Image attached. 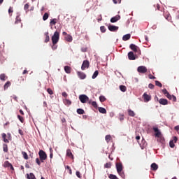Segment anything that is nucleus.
I'll use <instances>...</instances> for the list:
<instances>
[{
  "mask_svg": "<svg viewBox=\"0 0 179 179\" xmlns=\"http://www.w3.org/2000/svg\"><path fill=\"white\" fill-rule=\"evenodd\" d=\"M39 158L36 159V163L37 165L41 166V163H44V161L47 159L46 152H44L43 150H39L38 152Z\"/></svg>",
  "mask_w": 179,
  "mask_h": 179,
  "instance_id": "nucleus-1",
  "label": "nucleus"
},
{
  "mask_svg": "<svg viewBox=\"0 0 179 179\" xmlns=\"http://www.w3.org/2000/svg\"><path fill=\"white\" fill-rule=\"evenodd\" d=\"M59 39H60V33L56 31L54 33V35L52 36V43H53V45H56L59 42Z\"/></svg>",
  "mask_w": 179,
  "mask_h": 179,
  "instance_id": "nucleus-2",
  "label": "nucleus"
},
{
  "mask_svg": "<svg viewBox=\"0 0 179 179\" xmlns=\"http://www.w3.org/2000/svg\"><path fill=\"white\" fill-rule=\"evenodd\" d=\"M79 100L80 102H81L82 103H88L89 101H92L89 97L87 96V95H85V94H81L79 95Z\"/></svg>",
  "mask_w": 179,
  "mask_h": 179,
  "instance_id": "nucleus-3",
  "label": "nucleus"
},
{
  "mask_svg": "<svg viewBox=\"0 0 179 179\" xmlns=\"http://www.w3.org/2000/svg\"><path fill=\"white\" fill-rule=\"evenodd\" d=\"M137 71H138L139 73H146L148 69L145 66H139L138 68H137Z\"/></svg>",
  "mask_w": 179,
  "mask_h": 179,
  "instance_id": "nucleus-4",
  "label": "nucleus"
},
{
  "mask_svg": "<svg viewBox=\"0 0 179 179\" xmlns=\"http://www.w3.org/2000/svg\"><path fill=\"white\" fill-rule=\"evenodd\" d=\"M90 65V64L89 63V61L85 60L83 62V64H82V66H81L82 71H84L86 69H88Z\"/></svg>",
  "mask_w": 179,
  "mask_h": 179,
  "instance_id": "nucleus-5",
  "label": "nucleus"
},
{
  "mask_svg": "<svg viewBox=\"0 0 179 179\" xmlns=\"http://www.w3.org/2000/svg\"><path fill=\"white\" fill-rule=\"evenodd\" d=\"M153 131L155 132V137H159L163 136L158 127H153Z\"/></svg>",
  "mask_w": 179,
  "mask_h": 179,
  "instance_id": "nucleus-6",
  "label": "nucleus"
},
{
  "mask_svg": "<svg viewBox=\"0 0 179 179\" xmlns=\"http://www.w3.org/2000/svg\"><path fill=\"white\" fill-rule=\"evenodd\" d=\"M127 57L129 58V61H135L136 60V56L133 52H129V53H127Z\"/></svg>",
  "mask_w": 179,
  "mask_h": 179,
  "instance_id": "nucleus-7",
  "label": "nucleus"
},
{
  "mask_svg": "<svg viewBox=\"0 0 179 179\" xmlns=\"http://www.w3.org/2000/svg\"><path fill=\"white\" fill-rule=\"evenodd\" d=\"M116 170L117 172H121L123 171V165L121 162L116 163Z\"/></svg>",
  "mask_w": 179,
  "mask_h": 179,
  "instance_id": "nucleus-8",
  "label": "nucleus"
},
{
  "mask_svg": "<svg viewBox=\"0 0 179 179\" xmlns=\"http://www.w3.org/2000/svg\"><path fill=\"white\" fill-rule=\"evenodd\" d=\"M158 102L159 103V104L162 105V106H166L168 105V100L166 99H157Z\"/></svg>",
  "mask_w": 179,
  "mask_h": 179,
  "instance_id": "nucleus-9",
  "label": "nucleus"
},
{
  "mask_svg": "<svg viewBox=\"0 0 179 179\" xmlns=\"http://www.w3.org/2000/svg\"><path fill=\"white\" fill-rule=\"evenodd\" d=\"M77 76H78L79 78L81 80L86 78V74L82 71H77Z\"/></svg>",
  "mask_w": 179,
  "mask_h": 179,
  "instance_id": "nucleus-10",
  "label": "nucleus"
},
{
  "mask_svg": "<svg viewBox=\"0 0 179 179\" xmlns=\"http://www.w3.org/2000/svg\"><path fill=\"white\" fill-rule=\"evenodd\" d=\"M129 48H131V50L132 51H134V52H138L139 48L138 46H136V45L134 44H131L129 45Z\"/></svg>",
  "mask_w": 179,
  "mask_h": 179,
  "instance_id": "nucleus-11",
  "label": "nucleus"
},
{
  "mask_svg": "<svg viewBox=\"0 0 179 179\" xmlns=\"http://www.w3.org/2000/svg\"><path fill=\"white\" fill-rule=\"evenodd\" d=\"M144 102H149L151 100V96L148 95L147 93L143 94Z\"/></svg>",
  "mask_w": 179,
  "mask_h": 179,
  "instance_id": "nucleus-12",
  "label": "nucleus"
},
{
  "mask_svg": "<svg viewBox=\"0 0 179 179\" xmlns=\"http://www.w3.org/2000/svg\"><path fill=\"white\" fill-rule=\"evenodd\" d=\"M119 29V27H116V26H114V25H109L108 26V30L110 31H118Z\"/></svg>",
  "mask_w": 179,
  "mask_h": 179,
  "instance_id": "nucleus-13",
  "label": "nucleus"
},
{
  "mask_svg": "<svg viewBox=\"0 0 179 179\" xmlns=\"http://www.w3.org/2000/svg\"><path fill=\"white\" fill-rule=\"evenodd\" d=\"M119 20H120V15H116V16H115V17H113L110 19V22L111 23H116V22L118 21Z\"/></svg>",
  "mask_w": 179,
  "mask_h": 179,
  "instance_id": "nucleus-14",
  "label": "nucleus"
},
{
  "mask_svg": "<svg viewBox=\"0 0 179 179\" xmlns=\"http://www.w3.org/2000/svg\"><path fill=\"white\" fill-rule=\"evenodd\" d=\"M166 98L169 99V100H172L173 102H176V96L174 95H171L169 94H166Z\"/></svg>",
  "mask_w": 179,
  "mask_h": 179,
  "instance_id": "nucleus-15",
  "label": "nucleus"
},
{
  "mask_svg": "<svg viewBox=\"0 0 179 179\" xmlns=\"http://www.w3.org/2000/svg\"><path fill=\"white\" fill-rule=\"evenodd\" d=\"M15 24H21V18H20V14H17L16 16V18L15 20Z\"/></svg>",
  "mask_w": 179,
  "mask_h": 179,
  "instance_id": "nucleus-16",
  "label": "nucleus"
},
{
  "mask_svg": "<svg viewBox=\"0 0 179 179\" xmlns=\"http://www.w3.org/2000/svg\"><path fill=\"white\" fill-rule=\"evenodd\" d=\"M66 156L69 157L70 159H73V155L71 152V149L66 150Z\"/></svg>",
  "mask_w": 179,
  "mask_h": 179,
  "instance_id": "nucleus-17",
  "label": "nucleus"
},
{
  "mask_svg": "<svg viewBox=\"0 0 179 179\" xmlns=\"http://www.w3.org/2000/svg\"><path fill=\"white\" fill-rule=\"evenodd\" d=\"M158 169H159V166H158V165H157V164L153 163L151 164V170L152 171H155L158 170Z\"/></svg>",
  "mask_w": 179,
  "mask_h": 179,
  "instance_id": "nucleus-18",
  "label": "nucleus"
},
{
  "mask_svg": "<svg viewBox=\"0 0 179 179\" xmlns=\"http://www.w3.org/2000/svg\"><path fill=\"white\" fill-rule=\"evenodd\" d=\"M88 104L92 105L94 108H98V103L96 101H89Z\"/></svg>",
  "mask_w": 179,
  "mask_h": 179,
  "instance_id": "nucleus-19",
  "label": "nucleus"
},
{
  "mask_svg": "<svg viewBox=\"0 0 179 179\" xmlns=\"http://www.w3.org/2000/svg\"><path fill=\"white\" fill-rule=\"evenodd\" d=\"M64 38L69 43H71L73 41V36L71 35H67V36L64 37Z\"/></svg>",
  "mask_w": 179,
  "mask_h": 179,
  "instance_id": "nucleus-20",
  "label": "nucleus"
},
{
  "mask_svg": "<svg viewBox=\"0 0 179 179\" xmlns=\"http://www.w3.org/2000/svg\"><path fill=\"white\" fill-rule=\"evenodd\" d=\"M127 113L129 114V117H135V115H136L135 112L131 110V109L127 110Z\"/></svg>",
  "mask_w": 179,
  "mask_h": 179,
  "instance_id": "nucleus-21",
  "label": "nucleus"
},
{
  "mask_svg": "<svg viewBox=\"0 0 179 179\" xmlns=\"http://www.w3.org/2000/svg\"><path fill=\"white\" fill-rule=\"evenodd\" d=\"M156 138H158V139H157V141H158L159 143H163L164 142V138L163 136H156Z\"/></svg>",
  "mask_w": 179,
  "mask_h": 179,
  "instance_id": "nucleus-22",
  "label": "nucleus"
},
{
  "mask_svg": "<svg viewBox=\"0 0 179 179\" xmlns=\"http://www.w3.org/2000/svg\"><path fill=\"white\" fill-rule=\"evenodd\" d=\"M71 68L69 66H64V71H66V73H71Z\"/></svg>",
  "mask_w": 179,
  "mask_h": 179,
  "instance_id": "nucleus-23",
  "label": "nucleus"
},
{
  "mask_svg": "<svg viewBox=\"0 0 179 179\" xmlns=\"http://www.w3.org/2000/svg\"><path fill=\"white\" fill-rule=\"evenodd\" d=\"M45 38L44 42L48 43L49 41L50 40V38H49V33L48 32L45 33Z\"/></svg>",
  "mask_w": 179,
  "mask_h": 179,
  "instance_id": "nucleus-24",
  "label": "nucleus"
},
{
  "mask_svg": "<svg viewBox=\"0 0 179 179\" xmlns=\"http://www.w3.org/2000/svg\"><path fill=\"white\" fill-rule=\"evenodd\" d=\"M27 179H36V176H34V174L33 173H30L29 175L27 174Z\"/></svg>",
  "mask_w": 179,
  "mask_h": 179,
  "instance_id": "nucleus-25",
  "label": "nucleus"
},
{
  "mask_svg": "<svg viewBox=\"0 0 179 179\" xmlns=\"http://www.w3.org/2000/svg\"><path fill=\"white\" fill-rule=\"evenodd\" d=\"M2 140L6 143H9V141L8 139H6V134L5 133L2 134Z\"/></svg>",
  "mask_w": 179,
  "mask_h": 179,
  "instance_id": "nucleus-26",
  "label": "nucleus"
},
{
  "mask_svg": "<svg viewBox=\"0 0 179 179\" xmlns=\"http://www.w3.org/2000/svg\"><path fill=\"white\" fill-rule=\"evenodd\" d=\"M129 38H131V35L129 34H127L123 36L124 41H126L129 40Z\"/></svg>",
  "mask_w": 179,
  "mask_h": 179,
  "instance_id": "nucleus-27",
  "label": "nucleus"
},
{
  "mask_svg": "<svg viewBox=\"0 0 179 179\" xmlns=\"http://www.w3.org/2000/svg\"><path fill=\"white\" fill-rule=\"evenodd\" d=\"M6 78H8V77L6 76V74L1 73V74L0 75V79H1V80L5 81V80H6Z\"/></svg>",
  "mask_w": 179,
  "mask_h": 179,
  "instance_id": "nucleus-28",
  "label": "nucleus"
},
{
  "mask_svg": "<svg viewBox=\"0 0 179 179\" xmlns=\"http://www.w3.org/2000/svg\"><path fill=\"white\" fill-rule=\"evenodd\" d=\"M99 112L102 114H106V110L104 108H101V107L99 108Z\"/></svg>",
  "mask_w": 179,
  "mask_h": 179,
  "instance_id": "nucleus-29",
  "label": "nucleus"
},
{
  "mask_svg": "<svg viewBox=\"0 0 179 179\" xmlns=\"http://www.w3.org/2000/svg\"><path fill=\"white\" fill-rule=\"evenodd\" d=\"M3 166L6 168H9V167L12 166V164L10 163H9L8 161H6V162H4Z\"/></svg>",
  "mask_w": 179,
  "mask_h": 179,
  "instance_id": "nucleus-30",
  "label": "nucleus"
},
{
  "mask_svg": "<svg viewBox=\"0 0 179 179\" xmlns=\"http://www.w3.org/2000/svg\"><path fill=\"white\" fill-rule=\"evenodd\" d=\"M84 113H85V111H84L83 109H81V108L77 109V114H78V115H84Z\"/></svg>",
  "mask_w": 179,
  "mask_h": 179,
  "instance_id": "nucleus-31",
  "label": "nucleus"
},
{
  "mask_svg": "<svg viewBox=\"0 0 179 179\" xmlns=\"http://www.w3.org/2000/svg\"><path fill=\"white\" fill-rule=\"evenodd\" d=\"M64 103L66 106H71V101H69L68 99H66L64 100Z\"/></svg>",
  "mask_w": 179,
  "mask_h": 179,
  "instance_id": "nucleus-32",
  "label": "nucleus"
},
{
  "mask_svg": "<svg viewBox=\"0 0 179 179\" xmlns=\"http://www.w3.org/2000/svg\"><path fill=\"white\" fill-rule=\"evenodd\" d=\"M11 83L10 81H7L6 84H4V90H7L9 87H10Z\"/></svg>",
  "mask_w": 179,
  "mask_h": 179,
  "instance_id": "nucleus-33",
  "label": "nucleus"
},
{
  "mask_svg": "<svg viewBox=\"0 0 179 179\" xmlns=\"http://www.w3.org/2000/svg\"><path fill=\"white\" fill-rule=\"evenodd\" d=\"M105 141L107 143L110 142V141H111V136L110 135H106V136H105Z\"/></svg>",
  "mask_w": 179,
  "mask_h": 179,
  "instance_id": "nucleus-34",
  "label": "nucleus"
},
{
  "mask_svg": "<svg viewBox=\"0 0 179 179\" xmlns=\"http://www.w3.org/2000/svg\"><path fill=\"white\" fill-rule=\"evenodd\" d=\"M120 90H121V92H125L127 91L126 86L120 85Z\"/></svg>",
  "mask_w": 179,
  "mask_h": 179,
  "instance_id": "nucleus-35",
  "label": "nucleus"
},
{
  "mask_svg": "<svg viewBox=\"0 0 179 179\" xmlns=\"http://www.w3.org/2000/svg\"><path fill=\"white\" fill-rule=\"evenodd\" d=\"M22 157H24V159H29L28 154L25 152H22Z\"/></svg>",
  "mask_w": 179,
  "mask_h": 179,
  "instance_id": "nucleus-36",
  "label": "nucleus"
},
{
  "mask_svg": "<svg viewBox=\"0 0 179 179\" xmlns=\"http://www.w3.org/2000/svg\"><path fill=\"white\" fill-rule=\"evenodd\" d=\"M99 71H94V74H92V78L95 79L96 77H98Z\"/></svg>",
  "mask_w": 179,
  "mask_h": 179,
  "instance_id": "nucleus-37",
  "label": "nucleus"
},
{
  "mask_svg": "<svg viewBox=\"0 0 179 179\" xmlns=\"http://www.w3.org/2000/svg\"><path fill=\"white\" fill-rule=\"evenodd\" d=\"M122 178L125 179V173L123 171L117 172Z\"/></svg>",
  "mask_w": 179,
  "mask_h": 179,
  "instance_id": "nucleus-38",
  "label": "nucleus"
},
{
  "mask_svg": "<svg viewBox=\"0 0 179 179\" xmlns=\"http://www.w3.org/2000/svg\"><path fill=\"white\" fill-rule=\"evenodd\" d=\"M49 17V14L48 13H45L43 15V21H46Z\"/></svg>",
  "mask_w": 179,
  "mask_h": 179,
  "instance_id": "nucleus-39",
  "label": "nucleus"
},
{
  "mask_svg": "<svg viewBox=\"0 0 179 179\" xmlns=\"http://www.w3.org/2000/svg\"><path fill=\"white\" fill-rule=\"evenodd\" d=\"M109 179H119L118 178H117V176L114 174H110L108 176Z\"/></svg>",
  "mask_w": 179,
  "mask_h": 179,
  "instance_id": "nucleus-40",
  "label": "nucleus"
},
{
  "mask_svg": "<svg viewBox=\"0 0 179 179\" xmlns=\"http://www.w3.org/2000/svg\"><path fill=\"white\" fill-rule=\"evenodd\" d=\"M3 152H8V145H6V144H3Z\"/></svg>",
  "mask_w": 179,
  "mask_h": 179,
  "instance_id": "nucleus-41",
  "label": "nucleus"
},
{
  "mask_svg": "<svg viewBox=\"0 0 179 179\" xmlns=\"http://www.w3.org/2000/svg\"><path fill=\"white\" fill-rule=\"evenodd\" d=\"M17 117L19 119L20 122H21L22 124L24 123V118L23 117L20 116V115H18Z\"/></svg>",
  "mask_w": 179,
  "mask_h": 179,
  "instance_id": "nucleus-42",
  "label": "nucleus"
},
{
  "mask_svg": "<svg viewBox=\"0 0 179 179\" xmlns=\"http://www.w3.org/2000/svg\"><path fill=\"white\" fill-rule=\"evenodd\" d=\"M57 24V19H53L51 21H50V24L55 25Z\"/></svg>",
  "mask_w": 179,
  "mask_h": 179,
  "instance_id": "nucleus-43",
  "label": "nucleus"
},
{
  "mask_svg": "<svg viewBox=\"0 0 179 179\" xmlns=\"http://www.w3.org/2000/svg\"><path fill=\"white\" fill-rule=\"evenodd\" d=\"M106 99L105 96H99V101H100L101 103L106 101Z\"/></svg>",
  "mask_w": 179,
  "mask_h": 179,
  "instance_id": "nucleus-44",
  "label": "nucleus"
},
{
  "mask_svg": "<svg viewBox=\"0 0 179 179\" xmlns=\"http://www.w3.org/2000/svg\"><path fill=\"white\" fill-rule=\"evenodd\" d=\"M155 83L156 84V86H158L159 87H162V85L159 81L155 80Z\"/></svg>",
  "mask_w": 179,
  "mask_h": 179,
  "instance_id": "nucleus-45",
  "label": "nucleus"
},
{
  "mask_svg": "<svg viewBox=\"0 0 179 179\" xmlns=\"http://www.w3.org/2000/svg\"><path fill=\"white\" fill-rule=\"evenodd\" d=\"M104 167L106 168V169H110L111 168V163L109 162V163L105 164Z\"/></svg>",
  "mask_w": 179,
  "mask_h": 179,
  "instance_id": "nucleus-46",
  "label": "nucleus"
},
{
  "mask_svg": "<svg viewBox=\"0 0 179 179\" xmlns=\"http://www.w3.org/2000/svg\"><path fill=\"white\" fill-rule=\"evenodd\" d=\"M162 94H164L165 96L170 94V93H169V92L166 89L162 90Z\"/></svg>",
  "mask_w": 179,
  "mask_h": 179,
  "instance_id": "nucleus-47",
  "label": "nucleus"
},
{
  "mask_svg": "<svg viewBox=\"0 0 179 179\" xmlns=\"http://www.w3.org/2000/svg\"><path fill=\"white\" fill-rule=\"evenodd\" d=\"M47 92H48L50 95H52V94H54L52 90H51L50 88L47 89Z\"/></svg>",
  "mask_w": 179,
  "mask_h": 179,
  "instance_id": "nucleus-48",
  "label": "nucleus"
},
{
  "mask_svg": "<svg viewBox=\"0 0 179 179\" xmlns=\"http://www.w3.org/2000/svg\"><path fill=\"white\" fill-rule=\"evenodd\" d=\"M106 31V27L101 26V33H105Z\"/></svg>",
  "mask_w": 179,
  "mask_h": 179,
  "instance_id": "nucleus-49",
  "label": "nucleus"
},
{
  "mask_svg": "<svg viewBox=\"0 0 179 179\" xmlns=\"http://www.w3.org/2000/svg\"><path fill=\"white\" fill-rule=\"evenodd\" d=\"M29 7H30V5H29V3H26V5H24V10H28Z\"/></svg>",
  "mask_w": 179,
  "mask_h": 179,
  "instance_id": "nucleus-50",
  "label": "nucleus"
},
{
  "mask_svg": "<svg viewBox=\"0 0 179 179\" xmlns=\"http://www.w3.org/2000/svg\"><path fill=\"white\" fill-rule=\"evenodd\" d=\"M169 146H171V148H173L175 145L173 141H171V142H169Z\"/></svg>",
  "mask_w": 179,
  "mask_h": 179,
  "instance_id": "nucleus-51",
  "label": "nucleus"
},
{
  "mask_svg": "<svg viewBox=\"0 0 179 179\" xmlns=\"http://www.w3.org/2000/svg\"><path fill=\"white\" fill-rule=\"evenodd\" d=\"M62 96H64V98L68 97V94L66 92H64L62 93Z\"/></svg>",
  "mask_w": 179,
  "mask_h": 179,
  "instance_id": "nucleus-52",
  "label": "nucleus"
},
{
  "mask_svg": "<svg viewBox=\"0 0 179 179\" xmlns=\"http://www.w3.org/2000/svg\"><path fill=\"white\" fill-rule=\"evenodd\" d=\"M81 52H87V48H81Z\"/></svg>",
  "mask_w": 179,
  "mask_h": 179,
  "instance_id": "nucleus-53",
  "label": "nucleus"
},
{
  "mask_svg": "<svg viewBox=\"0 0 179 179\" xmlns=\"http://www.w3.org/2000/svg\"><path fill=\"white\" fill-rule=\"evenodd\" d=\"M149 78L151 79V80H155L156 79V77L155 76H153L152 75L150 74L148 76Z\"/></svg>",
  "mask_w": 179,
  "mask_h": 179,
  "instance_id": "nucleus-54",
  "label": "nucleus"
},
{
  "mask_svg": "<svg viewBox=\"0 0 179 179\" xmlns=\"http://www.w3.org/2000/svg\"><path fill=\"white\" fill-rule=\"evenodd\" d=\"M76 176L77 178H81V175L80 171H76Z\"/></svg>",
  "mask_w": 179,
  "mask_h": 179,
  "instance_id": "nucleus-55",
  "label": "nucleus"
},
{
  "mask_svg": "<svg viewBox=\"0 0 179 179\" xmlns=\"http://www.w3.org/2000/svg\"><path fill=\"white\" fill-rule=\"evenodd\" d=\"M148 87L151 90H154L155 86L153 84L150 83Z\"/></svg>",
  "mask_w": 179,
  "mask_h": 179,
  "instance_id": "nucleus-56",
  "label": "nucleus"
},
{
  "mask_svg": "<svg viewBox=\"0 0 179 179\" xmlns=\"http://www.w3.org/2000/svg\"><path fill=\"white\" fill-rule=\"evenodd\" d=\"M120 121L122 122L124 120V115H120Z\"/></svg>",
  "mask_w": 179,
  "mask_h": 179,
  "instance_id": "nucleus-57",
  "label": "nucleus"
},
{
  "mask_svg": "<svg viewBox=\"0 0 179 179\" xmlns=\"http://www.w3.org/2000/svg\"><path fill=\"white\" fill-rule=\"evenodd\" d=\"M13 13V8L12 7H10L9 9H8V13L10 14Z\"/></svg>",
  "mask_w": 179,
  "mask_h": 179,
  "instance_id": "nucleus-58",
  "label": "nucleus"
},
{
  "mask_svg": "<svg viewBox=\"0 0 179 179\" xmlns=\"http://www.w3.org/2000/svg\"><path fill=\"white\" fill-rule=\"evenodd\" d=\"M172 142H174V143L178 142V138L176 136H174L173 140H172Z\"/></svg>",
  "mask_w": 179,
  "mask_h": 179,
  "instance_id": "nucleus-59",
  "label": "nucleus"
},
{
  "mask_svg": "<svg viewBox=\"0 0 179 179\" xmlns=\"http://www.w3.org/2000/svg\"><path fill=\"white\" fill-rule=\"evenodd\" d=\"M113 3H115V4H117V3H121V0H118V1H117V0H113Z\"/></svg>",
  "mask_w": 179,
  "mask_h": 179,
  "instance_id": "nucleus-60",
  "label": "nucleus"
},
{
  "mask_svg": "<svg viewBox=\"0 0 179 179\" xmlns=\"http://www.w3.org/2000/svg\"><path fill=\"white\" fill-rule=\"evenodd\" d=\"M101 20H102V17H101V15H99V17L97 18V22H100Z\"/></svg>",
  "mask_w": 179,
  "mask_h": 179,
  "instance_id": "nucleus-61",
  "label": "nucleus"
},
{
  "mask_svg": "<svg viewBox=\"0 0 179 179\" xmlns=\"http://www.w3.org/2000/svg\"><path fill=\"white\" fill-rule=\"evenodd\" d=\"M174 129H175V131H177V132H178L179 131V126H176L174 127Z\"/></svg>",
  "mask_w": 179,
  "mask_h": 179,
  "instance_id": "nucleus-62",
  "label": "nucleus"
},
{
  "mask_svg": "<svg viewBox=\"0 0 179 179\" xmlns=\"http://www.w3.org/2000/svg\"><path fill=\"white\" fill-rule=\"evenodd\" d=\"M52 50H57V45H52Z\"/></svg>",
  "mask_w": 179,
  "mask_h": 179,
  "instance_id": "nucleus-63",
  "label": "nucleus"
},
{
  "mask_svg": "<svg viewBox=\"0 0 179 179\" xmlns=\"http://www.w3.org/2000/svg\"><path fill=\"white\" fill-rule=\"evenodd\" d=\"M157 9L159 11H162L160 5H157Z\"/></svg>",
  "mask_w": 179,
  "mask_h": 179,
  "instance_id": "nucleus-64",
  "label": "nucleus"
}]
</instances>
